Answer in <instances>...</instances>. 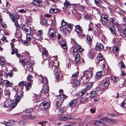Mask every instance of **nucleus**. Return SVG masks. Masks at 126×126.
Returning <instances> with one entry per match:
<instances>
[{"instance_id": "obj_37", "label": "nucleus", "mask_w": 126, "mask_h": 126, "mask_svg": "<svg viewBox=\"0 0 126 126\" xmlns=\"http://www.w3.org/2000/svg\"><path fill=\"white\" fill-rule=\"evenodd\" d=\"M22 35V34L21 31H16L15 36L16 37L19 38H20Z\"/></svg>"}, {"instance_id": "obj_24", "label": "nucleus", "mask_w": 126, "mask_h": 126, "mask_svg": "<svg viewBox=\"0 0 126 126\" xmlns=\"http://www.w3.org/2000/svg\"><path fill=\"white\" fill-rule=\"evenodd\" d=\"M66 110V109L65 107H62L60 108L58 110L59 114L62 115L65 112Z\"/></svg>"}, {"instance_id": "obj_39", "label": "nucleus", "mask_w": 126, "mask_h": 126, "mask_svg": "<svg viewBox=\"0 0 126 126\" xmlns=\"http://www.w3.org/2000/svg\"><path fill=\"white\" fill-rule=\"evenodd\" d=\"M101 71H99L96 73V76L98 79H100L102 76V74Z\"/></svg>"}, {"instance_id": "obj_34", "label": "nucleus", "mask_w": 126, "mask_h": 126, "mask_svg": "<svg viewBox=\"0 0 126 126\" xmlns=\"http://www.w3.org/2000/svg\"><path fill=\"white\" fill-rule=\"evenodd\" d=\"M119 50V48L118 47L115 46L114 47L112 48V51L113 52L115 53V55H116L117 54V51Z\"/></svg>"}, {"instance_id": "obj_50", "label": "nucleus", "mask_w": 126, "mask_h": 126, "mask_svg": "<svg viewBox=\"0 0 126 126\" xmlns=\"http://www.w3.org/2000/svg\"><path fill=\"white\" fill-rule=\"evenodd\" d=\"M121 106L124 108H126V100H124L120 104Z\"/></svg>"}, {"instance_id": "obj_62", "label": "nucleus", "mask_w": 126, "mask_h": 126, "mask_svg": "<svg viewBox=\"0 0 126 126\" xmlns=\"http://www.w3.org/2000/svg\"><path fill=\"white\" fill-rule=\"evenodd\" d=\"M27 59H26V61L29 64H31L32 63V60L31 59H30V58H27Z\"/></svg>"}, {"instance_id": "obj_6", "label": "nucleus", "mask_w": 126, "mask_h": 126, "mask_svg": "<svg viewBox=\"0 0 126 126\" xmlns=\"http://www.w3.org/2000/svg\"><path fill=\"white\" fill-rule=\"evenodd\" d=\"M48 35L50 38H54L56 36V32L52 28H50L48 30Z\"/></svg>"}, {"instance_id": "obj_51", "label": "nucleus", "mask_w": 126, "mask_h": 126, "mask_svg": "<svg viewBox=\"0 0 126 126\" xmlns=\"http://www.w3.org/2000/svg\"><path fill=\"white\" fill-rule=\"evenodd\" d=\"M26 84V82L25 81H22L20 82L18 84V85L20 86H24Z\"/></svg>"}, {"instance_id": "obj_42", "label": "nucleus", "mask_w": 126, "mask_h": 126, "mask_svg": "<svg viewBox=\"0 0 126 126\" xmlns=\"http://www.w3.org/2000/svg\"><path fill=\"white\" fill-rule=\"evenodd\" d=\"M110 78L111 80L114 82H116L118 80V78L117 77L112 76H111Z\"/></svg>"}, {"instance_id": "obj_2", "label": "nucleus", "mask_w": 126, "mask_h": 126, "mask_svg": "<svg viewBox=\"0 0 126 126\" xmlns=\"http://www.w3.org/2000/svg\"><path fill=\"white\" fill-rule=\"evenodd\" d=\"M54 63L55 62L52 61L50 62L49 67L54 71L55 76V78L57 81H58L59 80L60 70L56 67V65L54 64Z\"/></svg>"}, {"instance_id": "obj_18", "label": "nucleus", "mask_w": 126, "mask_h": 126, "mask_svg": "<svg viewBox=\"0 0 126 126\" xmlns=\"http://www.w3.org/2000/svg\"><path fill=\"white\" fill-rule=\"evenodd\" d=\"M3 85L6 87H11L12 83L10 82L8 80H3Z\"/></svg>"}, {"instance_id": "obj_15", "label": "nucleus", "mask_w": 126, "mask_h": 126, "mask_svg": "<svg viewBox=\"0 0 126 126\" xmlns=\"http://www.w3.org/2000/svg\"><path fill=\"white\" fill-rule=\"evenodd\" d=\"M95 47L96 49L99 51L103 48L104 46L102 43L98 42L96 44Z\"/></svg>"}, {"instance_id": "obj_45", "label": "nucleus", "mask_w": 126, "mask_h": 126, "mask_svg": "<svg viewBox=\"0 0 126 126\" xmlns=\"http://www.w3.org/2000/svg\"><path fill=\"white\" fill-rule=\"evenodd\" d=\"M3 123L6 126H13V123L5 121Z\"/></svg>"}, {"instance_id": "obj_43", "label": "nucleus", "mask_w": 126, "mask_h": 126, "mask_svg": "<svg viewBox=\"0 0 126 126\" xmlns=\"http://www.w3.org/2000/svg\"><path fill=\"white\" fill-rule=\"evenodd\" d=\"M87 43L89 45L91 44L92 40L90 35H87Z\"/></svg>"}, {"instance_id": "obj_54", "label": "nucleus", "mask_w": 126, "mask_h": 126, "mask_svg": "<svg viewBox=\"0 0 126 126\" xmlns=\"http://www.w3.org/2000/svg\"><path fill=\"white\" fill-rule=\"evenodd\" d=\"M94 2L97 6H99L101 4L100 0H94Z\"/></svg>"}, {"instance_id": "obj_47", "label": "nucleus", "mask_w": 126, "mask_h": 126, "mask_svg": "<svg viewBox=\"0 0 126 126\" xmlns=\"http://www.w3.org/2000/svg\"><path fill=\"white\" fill-rule=\"evenodd\" d=\"M102 73H103L104 74L109 75L110 74L109 72H108L106 69H103L101 71Z\"/></svg>"}, {"instance_id": "obj_13", "label": "nucleus", "mask_w": 126, "mask_h": 126, "mask_svg": "<svg viewBox=\"0 0 126 126\" xmlns=\"http://www.w3.org/2000/svg\"><path fill=\"white\" fill-rule=\"evenodd\" d=\"M77 102V100L76 99H73L67 105L68 108H72L75 105Z\"/></svg>"}, {"instance_id": "obj_26", "label": "nucleus", "mask_w": 126, "mask_h": 126, "mask_svg": "<svg viewBox=\"0 0 126 126\" xmlns=\"http://www.w3.org/2000/svg\"><path fill=\"white\" fill-rule=\"evenodd\" d=\"M64 6L66 8H70L71 5L70 3V2L68 0H66L63 3Z\"/></svg>"}, {"instance_id": "obj_35", "label": "nucleus", "mask_w": 126, "mask_h": 126, "mask_svg": "<svg viewBox=\"0 0 126 126\" xmlns=\"http://www.w3.org/2000/svg\"><path fill=\"white\" fill-rule=\"evenodd\" d=\"M103 57L102 55L100 53H99L96 59L97 61L100 62L102 61L103 59Z\"/></svg>"}, {"instance_id": "obj_29", "label": "nucleus", "mask_w": 126, "mask_h": 126, "mask_svg": "<svg viewBox=\"0 0 126 126\" xmlns=\"http://www.w3.org/2000/svg\"><path fill=\"white\" fill-rule=\"evenodd\" d=\"M110 21L114 25H117L118 24V21L117 19L115 17H112L110 19Z\"/></svg>"}, {"instance_id": "obj_30", "label": "nucleus", "mask_w": 126, "mask_h": 126, "mask_svg": "<svg viewBox=\"0 0 126 126\" xmlns=\"http://www.w3.org/2000/svg\"><path fill=\"white\" fill-rule=\"evenodd\" d=\"M76 30L78 33H79L82 32V30L81 27L79 25L75 26Z\"/></svg>"}, {"instance_id": "obj_17", "label": "nucleus", "mask_w": 126, "mask_h": 126, "mask_svg": "<svg viewBox=\"0 0 126 126\" xmlns=\"http://www.w3.org/2000/svg\"><path fill=\"white\" fill-rule=\"evenodd\" d=\"M42 1L40 0H34L33 1V3L36 5L40 6L42 5Z\"/></svg>"}, {"instance_id": "obj_55", "label": "nucleus", "mask_w": 126, "mask_h": 126, "mask_svg": "<svg viewBox=\"0 0 126 126\" xmlns=\"http://www.w3.org/2000/svg\"><path fill=\"white\" fill-rule=\"evenodd\" d=\"M96 91H98V94H99L100 92L102 93L101 92L103 91V90H102V88H101L100 86L97 87L96 88Z\"/></svg>"}, {"instance_id": "obj_16", "label": "nucleus", "mask_w": 126, "mask_h": 126, "mask_svg": "<svg viewBox=\"0 0 126 126\" xmlns=\"http://www.w3.org/2000/svg\"><path fill=\"white\" fill-rule=\"evenodd\" d=\"M42 55L43 58L44 59L47 60L49 57L48 52L45 50H44L42 51Z\"/></svg>"}, {"instance_id": "obj_32", "label": "nucleus", "mask_w": 126, "mask_h": 126, "mask_svg": "<svg viewBox=\"0 0 126 126\" xmlns=\"http://www.w3.org/2000/svg\"><path fill=\"white\" fill-rule=\"evenodd\" d=\"M103 123L99 120L96 121L94 123V125L97 126H103Z\"/></svg>"}, {"instance_id": "obj_64", "label": "nucleus", "mask_w": 126, "mask_h": 126, "mask_svg": "<svg viewBox=\"0 0 126 126\" xmlns=\"http://www.w3.org/2000/svg\"><path fill=\"white\" fill-rule=\"evenodd\" d=\"M76 123L74 122H71L67 126H76Z\"/></svg>"}, {"instance_id": "obj_7", "label": "nucleus", "mask_w": 126, "mask_h": 126, "mask_svg": "<svg viewBox=\"0 0 126 126\" xmlns=\"http://www.w3.org/2000/svg\"><path fill=\"white\" fill-rule=\"evenodd\" d=\"M49 103L46 101H44L40 105V107L43 110H45L48 108Z\"/></svg>"}, {"instance_id": "obj_57", "label": "nucleus", "mask_w": 126, "mask_h": 126, "mask_svg": "<svg viewBox=\"0 0 126 126\" xmlns=\"http://www.w3.org/2000/svg\"><path fill=\"white\" fill-rule=\"evenodd\" d=\"M24 53L26 57V58L27 59V58H31V56L29 52L27 51H25L24 52Z\"/></svg>"}, {"instance_id": "obj_27", "label": "nucleus", "mask_w": 126, "mask_h": 126, "mask_svg": "<svg viewBox=\"0 0 126 126\" xmlns=\"http://www.w3.org/2000/svg\"><path fill=\"white\" fill-rule=\"evenodd\" d=\"M59 101L63 102L64 100L66 98V96L63 94V95H60L58 97Z\"/></svg>"}, {"instance_id": "obj_19", "label": "nucleus", "mask_w": 126, "mask_h": 126, "mask_svg": "<svg viewBox=\"0 0 126 126\" xmlns=\"http://www.w3.org/2000/svg\"><path fill=\"white\" fill-rule=\"evenodd\" d=\"M98 94V91H94L92 92L90 94L89 96L90 98L94 97H96Z\"/></svg>"}, {"instance_id": "obj_11", "label": "nucleus", "mask_w": 126, "mask_h": 126, "mask_svg": "<svg viewBox=\"0 0 126 126\" xmlns=\"http://www.w3.org/2000/svg\"><path fill=\"white\" fill-rule=\"evenodd\" d=\"M101 120L104 121L106 122H109L110 124H113L114 123V121L112 119H111L109 118H107L106 117H104L102 118Z\"/></svg>"}, {"instance_id": "obj_14", "label": "nucleus", "mask_w": 126, "mask_h": 126, "mask_svg": "<svg viewBox=\"0 0 126 126\" xmlns=\"http://www.w3.org/2000/svg\"><path fill=\"white\" fill-rule=\"evenodd\" d=\"M108 16L106 14H102L101 16L102 20L103 22L107 23L109 21Z\"/></svg>"}, {"instance_id": "obj_63", "label": "nucleus", "mask_w": 126, "mask_h": 126, "mask_svg": "<svg viewBox=\"0 0 126 126\" xmlns=\"http://www.w3.org/2000/svg\"><path fill=\"white\" fill-rule=\"evenodd\" d=\"M43 31L42 30H39L37 32V34L38 35H40L43 33Z\"/></svg>"}, {"instance_id": "obj_36", "label": "nucleus", "mask_w": 126, "mask_h": 126, "mask_svg": "<svg viewBox=\"0 0 126 126\" xmlns=\"http://www.w3.org/2000/svg\"><path fill=\"white\" fill-rule=\"evenodd\" d=\"M41 24L44 26H46L47 24V22L46 19H42L40 21Z\"/></svg>"}, {"instance_id": "obj_10", "label": "nucleus", "mask_w": 126, "mask_h": 126, "mask_svg": "<svg viewBox=\"0 0 126 126\" xmlns=\"http://www.w3.org/2000/svg\"><path fill=\"white\" fill-rule=\"evenodd\" d=\"M10 18H11V19L12 21L14 22L15 23H16V24H17L18 21L17 20V19L19 18V16L17 15L14 14L13 15H10Z\"/></svg>"}, {"instance_id": "obj_8", "label": "nucleus", "mask_w": 126, "mask_h": 126, "mask_svg": "<svg viewBox=\"0 0 126 126\" xmlns=\"http://www.w3.org/2000/svg\"><path fill=\"white\" fill-rule=\"evenodd\" d=\"M93 84V82L87 84V87L85 89H83L82 91V94L84 95V93L87 91L88 90L92 88Z\"/></svg>"}, {"instance_id": "obj_49", "label": "nucleus", "mask_w": 126, "mask_h": 126, "mask_svg": "<svg viewBox=\"0 0 126 126\" xmlns=\"http://www.w3.org/2000/svg\"><path fill=\"white\" fill-rule=\"evenodd\" d=\"M32 35L30 34H27L26 38L27 40L30 41L31 38H32Z\"/></svg>"}, {"instance_id": "obj_53", "label": "nucleus", "mask_w": 126, "mask_h": 126, "mask_svg": "<svg viewBox=\"0 0 126 126\" xmlns=\"http://www.w3.org/2000/svg\"><path fill=\"white\" fill-rule=\"evenodd\" d=\"M28 40L22 42L23 44L25 46H28L30 45V43L28 41Z\"/></svg>"}, {"instance_id": "obj_58", "label": "nucleus", "mask_w": 126, "mask_h": 126, "mask_svg": "<svg viewBox=\"0 0 126 126\" xmlns=\"http://www.w3.org/2000/svg\"><path fill=\"white\" fill-rule=\"evenodd\" d=\"M13 72L12 71H10L7 74V75L8 76L10 77H12L13 75Z\"/></svg>"}, {"instance_id": "obj_21", "label": "nucleus", "mask_w": 126, "mask_h": 126, "mask_svg": "<svg viewBox=\"0 0 126 126\" xmlns=\"http://www.w3.org/2000/svg\"><path fill=\"white\" fill-rule=\"evenodd\" d=\"M57 11V9L54 6L52 5L50 8L49 12L52 14L54 13Z\"/></svg>"}, {"instance_id": "obj_56", "label": "nucleus", "mask_w": 126, "mask_h": 126, "mask_svg": "<svg viewBox=\"0 0 126 126\" xmlns=\"http://www.w3.org/2000/svg\"><path fill=\"white\" fill-rule=\"evenodd\" d=\"M12 50L11 52V54H14L15 53H16L18 52L17 50L15 48H12Z\"/></svg>"}, {"instance_id": "obj_22", "label": "nucleus", "mask_w": 126, "mask_h": 126, "mask_svg": "<svg viewBox=\"0 0 126 126\" xmlns=\"http://www.w3.org/2000/svg\"><path fill=\"white\" fill-rule=\"evenodd\" d=\"M77 9L79 11L83 12L86 9L85 7L82 5H79L76 7Z\"/></svg>"}, {"instance_id": "obj_20", "label": "nucleus", "mask_w": 126, "mask_h": 126, "mask_svg": "<svg viewBox=\"0 0 126 126\" xmlns=\"http://www.w3.org/2000/svg\"><path fill=\"white\" fill-rule=\"evenodd\" d=\"M93 68H89V70H86L83 72L84 75H87L88 76H91L92 73V70Z\"/></svg>"}, {"instance_id": "obj_5", "label": "nucleus", "mask_w": 126, "mask_h": 126, "mask_svg": "<svg viewBox=\"0 0 126 126\" xmlns=\"http://www.w3.org/2000/svg\"><path fill=\"white\" fill-rule=\"evenodd\" d=\"M71 116L69 115H61L59 117V119L61 121H65L69 120L72 118Z\"/></svg>"}, {"instance_id": "obj_41", "label": "nucleus", "mask_w": 126, "mask_h": 126, "mask_svg": "<svg viewBox=\"0 0 126 126\" xmlns=\"http://www.w3.org/2000/svg\"><path fill=\"white\" fill-rule=\"evenodd\" d=\"M88 98L86 97H84L81 98L80 100L81 102L82 103H84L85 102L88 100Z\"/></svg>"}, {"instance_id": "obj_28", "label": "nucleus", "mask_w": 126, "mask_h": 126, "mask_svg": "<svg viewBox=\"0 0 126 126\" xmlns=\"http://www.w3.org/2000/svg\"><path fill=\"white\" fill-rule=\"evenodd\" d=\"M26 117L28 119H35L36 116L31 114H29L26 115Z\"/></svg>"}, {"instance_id": "obj_12", "label": "nucleus", "mask_w": 126, "mask_h": 126, "mask_svg": "<svg viewBox=\"0 0 126 126\" xmlns=\"http://www.w3.org/2000/svg\"><path fill=\"white\" fill-rule=\"evenodd\" d=\"M110 84V82L108 80H107L105 81L103 84V86H102V90L104 92L107 89Z\"/></svg>"}, {"instance_id": "obj_59", "label": "nucleus", "mask_w": 126, "mask_h": 126, "mask_svg": "<svg viewBox=\"0 0 126 126\" xmlns=\"http://www.w3.org/2000/svg\"><path fill=\"white\" fill-rule=\"evenodd\" d=\"M123 35L125 37H126V27L125 28L122 32Z\"/></svg>"}, {"instance_id": "obj_44", "label": "nucleus", "mask_w": 126, "mask_h": 126, "mask_svg": "<svg viewBox=\"0 0 126 126\" xmlns=\"http://www.w3.org/2000/svg\"><path fill=\"white\" fill-rule=\"evenodd\" d=\"M56 106L58 108H59L61 106L63 102L58 101H56Z\"/></svg>"}, {"instance_id": "obj_48", "label": "nucleus", "mask_w": 126, "mask_h": 126, "mask_svg": "<svg viewBox=\"0 0 126 126\" xmlns=\"http://www.w3.org/2000/svg\"><path fill=\"white\" fill-rule=\"evenodd\" d=\"M110 31L111 32L112 34H114L115 33V28L114 27H112L110 28L109 27H108Z\"/></svg>"}, {"instance_id": "obj_33", "label": "nucleus", "mask_w": 126, "mask_h": 126, "mask_svg": "<svg viewBox=\"0 0 126 126\" xmlns=\"http://www.w3.org/2000/svg\"><path fill=\"white\" fill-rule=\"evenodd\" d=\"M31 82H29V81L27 82V84H26L25 86L26 90L28 91L31 88L32 84Z\"/></svg>"}, {"instance_id": "obj_52", "label": "nucleus", "mask_w": 126, "mask_h": 126, "mask_svg": "<svg viewBox=\"0 0 126 126\" xmlns=\"http://www.w3.org/2000/svg\"><path fill=\"white\" fill-rule=\"evenodd\" d=\"M119 65L121 68H124L125 67V65L122 61H121L119 63Z\"/></svg>"}, {"instance_id": "obj_38", "label": "nucleus", "mask_w": 126, "mask_h": 126, "mask_svg": "<svg viewBox=\"0 0 126 126\" xmlns=\"http://www.w3.org/2000/svg\"><path fill=\"white\" fill-rule=\"evenodd\" d=\"M88 56L89 58L92 59L94 57V54L92 51H90L88 52Z\"/></svg>"}, {"instance_id": "obj_3", "label": "nucleus", "mask_w": 126, "mask_h": 126, "mask_svg": "<svg viewBox=\"0 0 126 126\" xmlns=\"http://www.w3.org/2000/svg\"><path fill=\"white\" fill-rule=\"evenodd\" d=\"M38 79L41 80V82L42 83V85L44 86V87L46 88V90L44 91V94H45L46 93H47L49 92V90L47 87V85H48V81L47 78L43 76L42 75H40L39 76Z\"/></svg>"}, {"instance_id": "obj_46", "label": "nucleus", "mask_w": 126, "mask_h": 126, "mask_svg": "<svg viewBox=\"0 0 126 126\" xmlns=\"http://www.w3.org/2000/svg\"><path fill=\"white\" fill-rule=\"evenodd\" d=\"M33 111V109L32 108L26 109L24 110L25 112L26 113H31Z\"/></svg>"}, {"instance_id": "obj_4", "label": "nucleus", "mask_w": 126, "mask_h": 126, "mask_svg": "<svg viewBox=\"0 0 126 126\" xmlns=\"http://www.w3.org/2000/svg\"><path fill=\"white\" fill-rule=\"evenodd\" d=\"M73 54L75 57V63L78 64L79 63V60L80 59V54L79 53H78V51L77 49H74L73 50Z\"/></svg>"}, {"instance_id": "obj_23", "label": "nucleus", "mask_w": 126, "mask_h": 126, "mask_svg": "<svg viewBox=\"0 0 126 126\" xmlns=\"http://www.w3.org/2000/svg\"><path fill=\"white\" fill-rule=\"evenodd\" d=\"M80 84V81L79 80H76L72 83V86L74 87H77Z\"/></svg>"}, {"instance_id": "obj_1", "label": "nucleus", "mask_w": 126, "mask_h": 126, "mask_svg": "<svg viewBox=\"0 0 126 126\" xmlns=\"http://www.w3.org/2000/svg\"><path fill=\"white\" fill-rule=\"evenodd\" d=\"M18 92H17L15 94V98L12 100L7 99L4 103L3 106L4 107H7L11 105V108L13 109L16 106L18 102L20 101L21 97L19 95Z\"/></svg>"}, {"instance_id": "obj_25", "label": "nucleus", "mask_w": 126, "mask_h": 126, "mask_svg": "<svg viewBox=\"0 0 126 126\" xmlns=\"http://www.w3.org/2000/svg\"><path fill=\"white\" fill-rule=\"evenodd\" d=\"M60 44H61V47L63 49H66L67 48L65 41L61 40Z\"/></svg>"}, {"instance_id": "obj_60", "label": "nucleus", "mask_w": 126, "mask_h": 126, "mask_svg": "<svg viewBox=\"0 0 126 126\" xmlns=\"http://www.w3.org/2000/svg\"><path fill=\"white\" fill-rule=\"evenodd\" d=\"M19 125L21 126H24L26 124L25 123V122L23 121H20L19 122Z\"/></svg>"}, {"instance_id": "obj_9", "label": "nucleus", "mask_w": 126, "mask_h": 126, "mask_svg": "<svg viewBox=\"0 0 126 126\" xmlns=\"http://www.w3.org/2000/svg\"><path fill=\"white\" fill-rule=\"evenodd\" d=\"M22 28L23 30L27 32L26 34H31V30L29 27L24 25L22 26Z\"/></svg>"}, {"instance_id": "obj_40", "label": "nucleus", "mask_w": 126, "mask_h": 126, "mask_svg": "<svg viewBox=\"0 0 126 126\" xmlns=\"http://www.w3.org/2000/svg\"><path fill=\"white\" fill-rule=\"evenodd\" d=\"M33 78L32 76L30 74H29L27 76V80L29 82H32L33 80L32 79V78Z\"/></svg>"}, {"instance_id": "obj_31", "label": "nucleus", "mask_w": 126, "mask_h": 126, "mask_svg": "<svg viewBox=\"0 0 126 126\" xmlns=\"http://www.w3.org/2000/svg\"><path fill=\"white\" fill-rule=\"evenodd\" d=\"M73 25L69 24H67L65 27L66 30L69 31L73 29Z\"/></svg>"}, {"instance_id": "obj_61", "label": "nucleus", "mask_w": 126, "mask_h": 126, "mask_svg": "<svg viewBox=\"0 0 126 126\" xmlns=\"http://www.w3.org/2000/svg\"><path fill=\"white\" fill-rule=\"evenodd\" d=\"M79 75V72L78 71L74 73L72 75V77L74 78L77 77Z\"/></svg>"}]
</instances>
